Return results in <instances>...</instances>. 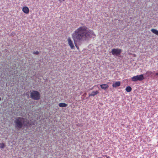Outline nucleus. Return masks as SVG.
<instances>
[{
  "mask_svg": "<svg viewBox=\"0 0 158 158\" xmlns=\"http://www.w3.org/2000/svg\"><path fill=\"white\" fill-rule=\"evenodd\" d=\"M99 93V92L98 91H93L91 93L89 94V96H94L95 95L98 94Z\"/></svg>",
  "mask_w": 158,
  "mask_h": 158,
  "instance_id": "obj_10",
  "label": "nucleus"
},
{
  "mask_svg": "<svg viewBox=\"0 0 158 158\" xmlns=\"http://www.w3.org/2000/svg\"><path fill=\"white\" fill-rule=\"evenodd\" d=\"M68 105L64 103H60L59 104V106L60 107H65L67 106Z\"/></svg>",
  "mask_w": 158,
  "mask_h": 158,
  "instance_id": "obj_11",
  "label": "nucleus"
},
{
  "mask_svg": "<svg viewBox=\"0 0 158 158\" xmlns=\"http://www.w3.org/2000/svg\"><path fill=\"white\" fill-rule=\"evenodd\" d=\"M122 52V50L119 48H113L112 49L111 52L113 55L118 56L120 55Z\"/></svg>",
  "mask_w": 158,
  "mask_h": 158,
  "instance_id": "obj_5",
  "label": "nucleus"
},
{
  "mask_svg": "<svg viewBox=\"0 0 158 158\" xmlns=\"http://www.w3.org/2000/svg\"><path fill=\"white\" fill-rule=\"evenodd\" d=\"M1 98L0 97V101H1Z\"/></svg>",
  "mask_w": 158,
  "mask_h": 158,
  "instance_id": "obj_19",
  "label": "nucleus"
},
{
  "mask_svg": "<svg viewBox=\"0 0 158 158\" xmlns=\"http://www.w3.org/2000/svg\"><path fill=\"white\" fill-rule=\"evenodd\" d=\"M151 31L153 33L158 36V30L153 28L151 29Z\"/></svg>",
  "mask_w": 158,
  "mask_h": 158,
  "instance_id": "obj_12",
  "label": "nucleus"
},
{
  "mask_svg": "<svg viewBox=\"0 0 158 158\" xmlns=\"http://www.w3.org/2000/svg\"><path fill=\"white\" fill-rule=\"evenodd\" d=\"M65 0H59V1L60 2H61L62 1H64Z\"/></svg>",
  "mask_w": 158,
  "mask_h": 158,
  "instance_id": "obj_17",
  "label": "nucleus"
},
{
  "mask_svg": "<svg viewBox=\"0 0 158 158\" xmlns=\"http://www.w3.org/2000/svg\"><path fill=\"white\" fill-rule=\"evenodd\" d=\"M25 119L22 117H17L15 118V127L18 129L21 128L23 126H27L29 124V121L27 122V124L25 123Z\"/></svg>",
  "mask_w": 158,
  "mask_h": 158,
  "instance_id": "obj_2",
  "label": "nucleus"
},
{
  "mask_svg": "<svg viewBox=\"0 0 158 158\" xmlns=\"http://www.w3.org/2000/svg\"><path fill=\"white\" fill-rule=\"evenodd\" d=\"M152 73V72L151 71H147L146 73V74H147L149 75H151Z\"/></svg>",
  "mask_w": 158,
  "mask_h": 158,
  "instance_id": "obj_15",
  "label": "nucleus"
},
{
  "mask_svg": "<svg viewBox=\"0 0 158 158\" xmlns=\"http://www.w3.org/2000/svg\"><path fill=\"white\" fill-rule=\"evenodd\" d=\"M31 98L35 100H38L40 98V94L39 93L35 90H33L30 93Z\"/></svg>",
  "mask_w": 158,
  "mask_h": 158,
  "instance_id": "obj_3",
  "label": "nucleus"
},
{
  "mask_svg": "<svg viewBox=\"0 0 158 158\" xmlns=\"http://www.w3.org/2000/svg\"><path fill=\"white\" fill-rule=\"evenodd\" d=\"M100 87L102 89L105 90L108 88L109 86L108 84H105L100 85Z\"/></svg>",
  "mask_w": 158,
  "mask_h": 158,
  "instance_id": "obj_9",
  "label": "nucleus"
},
{
  "mask_svg": "<svg viewBox=\"0 0 158 158\" xmlns=\"http://www.w3.org/2000/svg\"><path fill=\"white\" fill-rule=\"evenodd\" d=\"M156 75H158V73H155Z\"/></svg>",
  "mask_w": 158,
  "mask_h": 158,
  "instance_id": "obj_18",
  "label": "nucleus"
},
{
  "mask_svg": "<svg viewBox=\"0 0 158 158\" xmlns=\"http://www.w3.org/2000/svg\"><path fill=\"white\" fill-rule=\"evenodd\" d=\"M67 41L69 46L71 49H74L75 48L73 41L71 38L69 37L67 39Z\"/></svg>",
  "mask_w": 158,
  "mask_h": 158,
  "instance_id": "obj_6",
  "label": "nucleus"
},
{
  "mask_svg": "<svg viewBox=\"0 0 158 158\" xmlns=\"http://www.w3.org/2000/svg\"><path fill=\"white\" fill-rule=\"evenodd\" d=\"M33 53L34 54L38 55L39 54V52L38 51H36L34 52Z\"/></svg>",
  "mask_w": 158,
  "mask_h": 158,
  "instance_id": "obj_16",
  "label": "nucleus"
},
{
  "mask_svg": "<svg viewBox=\"0 0 158 158\" xmlns=\"http://www.w3.org/2000/svg\"><path fill=\"white\" fill-rule=\"evenodd\" d=\"M5 145L4 143H0V148H4Z\"/></svg>",
  "mask_w": 158,
  "mask_h": 158,
  "instance_id": "obj_14",
  "label": "nucleus"
},
{
  "mask_svg": "<svg viewBox=\"0 0 158 158\" xmlns=\"http://www.w3.org/2000/svg\"><path fill=\"white\" fill-rule=\"evenodd\" d=\"M120 84H121L120 81H116L113 84L112 87H113L116 88L120 86Z\"/></svg>",
  "mask_w": 158,
  "mask_h": 158,
  "instance_id": "obj_8",
  "label": "nucleus"
},
{
  "mask_svg": "<svg viewBox=\"0 0 158 158\" xmlns=\"http://www.w3.org/2000/svg\"><path fill=\"white\" fill-rule=\"evenodd\" d=\"M125 89L127 92H129L131 91L132 88L130 86H127Z\"/></svg>",
  "mask_w": 158,
  "mask_h": 158,
  "instance_id": "obj_13",
  "label": "nucleus"
},
{
  "mask_svg": "<svg viewBox=\"0 0 158 158\" xmlns=\"http://www.w3.org/2000/svg\"><path fill=\"white\" fill-rule=\"evenodd\" d=\"M131 79L133 81H141L144 79V77L143 74H141L134 76L131 78Z\"/></svg>",
  "mask_w": 158,
  "mask_h": 158,
  "instance_id": "obj_4",
  "label": "nucleus"
},
{
  "mask_svg": "<svg viewBox=\"0 0 158 158\" xmlns=\"http://www.w3.org/2000/svg\"><path fill=\"white\" fill-rule=\"evenodd\" d=\"M85 94H86V93H85Z\"/></svg>",
  "mask_w": 158,
  "mask_h": 158,
  "instance_id": "obj_20",
  "label": "nucleus"
},
{
  "mask_svg": "<svg viewBox=\"0 0 158 158\" xmlns=\"http://www.w3.org/2000/svg\"><path fill=\"white\" fill-rule=\"evenodd\" d=\"M22 11L24 13L27 14L29 13V10L27 6H24L22 8Z\"/></svg>",
  "mask_w": 158,
  "mask_h": 158,
  "instance_id": "obj_7",
  "label": "nucleus"
},
{
  "mask_svg": "<svg viewBox=\"0 0 158 158\" xmlns=\"http://www.w3.org/2000/svg\"><path fill=\"white\" fill-rule=\"evenodd\" d=\"M93 35L95 36L93 31L91 30H89L85 26L79 27L72 34V37L74 45L78 50H79V48L78 44L81 45L89 37Z\"/></svg>",
  "mask_w": 158,
  "mask_h": 158,
  "instance_id": "obj_1",
  "label": "nucleus"
}]
</instances>
